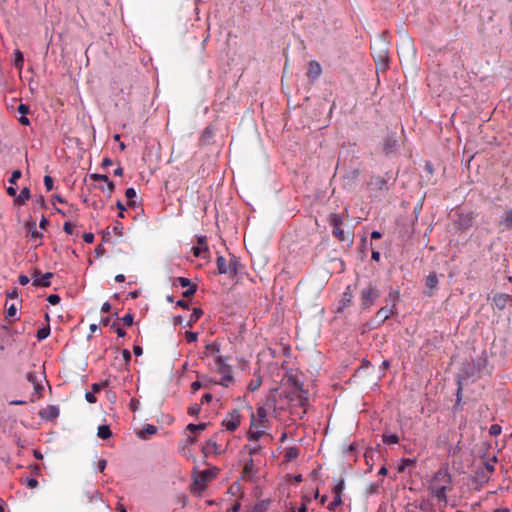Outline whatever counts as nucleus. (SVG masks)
<instances>
[{"label":"nucleus","instance_id":"obj_1","mask_svg":"<svg viewBox=\"0 0 512 512\" xmlns=\"http://www.w3.org/2000/svg\"><path fill=\"white\" fill-rule=\"evenodd\" d=\"M486 364L487 360L485 358L474 359L463 364L462 374L458 377V388L456 393L457 403L461 401L462 379L479 378Z\"/></svg>","mask_w":512,"mask_h":512},{"label":"nucleus","instance_id":"obj_2","mask_svg":"<svg viewBox=\"0 0 512 512\" xmlns=\"http://www.w3.org/2000/svg\"><path fill=\"white\" fill-rule=\"evenodd\" d=\"M381 292L376 284L369 281L360 291V306L362 310H369L380 297Z\"/></svg>","mask_w":512,"mask_h":512},{"label":"nucleus","instance_id":"obj_3","mask_svg":"<svg viewBox=\"0 0 512 512\" xmlns=\"http://www.w3.org/2000/svg\"><path fill=\"white\" fill-rule=\"evenodd\" d=\"M392 179V174L390 172H386L384 176H375L372 175L367 182V187L372 192L378 191H388L389 190V181Z\"/></svg>","mask_w":512,"mask_h":512},{"label":"nucleus","instance_id":"obj_4","mask_svg":"<svg viewBox=\"0 0 512 512\" xmlns=\"http://www.w3.org/2000/svg\"><path fill=\"white\" fill-rule=\"evenodd\" d=\"M375 45L378 46V50L372 47V56L377 64H381L385 68L389 58L388 44L385 40H378Z\"/></svg>","mask_w":512,"mask_h":512},{"label":"nucleus","instance_id":"obj_5","mask_svg":"<svg viewBox=\"0 0 512 512\" xmlns=\"http://www.w3.org/2000/svg\"><path fill=\"white\" fill-rule=\"evenodd\" d=\"M32 285L34 287H49L51 285V278L53 277V273L46 272L44 274L37 268H34L32 271Z\"/></svg>","mask_w":512,"mask_h":512},{"label":"nucleus","instance_id":"obj_6","mask_svg":"<svg viewBox=\"0 0 512 512\" xmlns=\"http://www.w3.org/2000/svg\"><path fill=\"white\" fill-rule=\"evenodd\" d=\"M458 218L455 221V225L458 230L466 231L472 227L476 214L474 212H460L457 214Z\"/></svg>","mask_w":512,"mask_h":512},{"label":"nucleus","instance_id":"obj_7","mask_svg":"<svg viewBox=\"0 0 512 512\" xmlns=\"http://www.w3.org/2000/svg\"><path fill=\"white\" fill-rule=\"evenodd\" d=\"M241 415L238 410L234 409L229 413L228 417L222 421V425L230 432H234L240 425Z\"/></svg>","mask_w":512,"mask_h":512},{"label":"nucleus","instance_id":"obj_8","mask_svg":"<svg viewBox=\"0 0 512 512\" xmlns=\"http://www.w3.org/2000/svg\"><path fill=\"white\" fill-rule=\"evenodd\" d=\"M498 227L500 232L512 230V209L504 210L498 221Z\"/></svg>","mask_w":512,"mask_h":512},{"label":"nucleus","instance_id":"obj_9","mask_svg":"<svg viewBox=\"0 0 512 512\" xmlns=\"http://www.w3.org/2000/svg\"><path fill=\"white\" fill-rule=\"evenodd\" d=\"M322 73V68L319 62L312 60L308 63L307 77L314 82Z\"/></svg>","mask_w":512,"mask_h":512},{"label":"nucleus","instance_id":"obj_10","mask_svg":"<svg viewBox=\"0 0 512 512\" xmlns=\"http://www.w3.org/2000/svg\"><path fill=\"white\" fill-rule=\"evenodd\" d=\"M493 303L499 310H503L506 306L512 305V296L509 294H496L493 297Z\"/></svg>","mask_w":512,"mask_h":512},{"label":"nucleus","instance_id":"obj_11","mask_svg":"<svg viewBox=\"0 0 512 512\" xmlns=\"http://www.w3.org/2000/svg\"><path fill=\"white\" fill-rule=\"evenodd\" d=\"M396 312L395 303L391 304L390 308L388 306L381 307L376 313V316L380 319L379 325L384 323L390 318V315H394Z\"/></svg>","mask_w":512,"mask_h":512},{"label":"nucleus","instance_id":"obj_12","mask_svg":"<svg viewBox=\"0 0 512 512\" xmlns=\"http://www.w3.org/2000/svg\"><path fill=\"white\" fill-rule=\"evenodd\" d=\"M429 490L438 499L439 502H447L446 485L436 486L435 484H431Z\"/></svg>","mask_w":512,"mask_h":512},{"label":"nucleus","instance_id":"obj_13","mask_svg":"<svg viewBox=\"0 0 512 512\" xmlns=\"http://www.w3.org/2000/svg\"><path fill=\"white\" fill-rule=\"evenodd\" d=\"M59 408L54 405H50L45 409L40 410L39 416L45 420H54L59 416Z\"/></svg>","mask_w":512,"mask_h":512},{"label":"nucleus","instance_id":"obj_14","mask_svg":"<svg viewBox=\"0 0 512 512\" xmlns=\"http://www.w3.org/2000/svg\"><path fill=\"white\" fill-rule=\"evenodd\" d=\"M397 149V140L394 136L389 135L385 138L383 143V151L386 155H390Z\"/></svg>","mask_w":512,"mask_h":512},{"label":"nucleus","instance_id":"obj_15","mask_svg":"<svg viewBox=\"0 0 512 512\" xmlns=\"http://www.w3.org/2000/svg\"><path fill=\"white\" fill-rule=\"evenodd\" d=\"M209 476V472L207 470L202 471L199 476L194 480L191 491H195V487L199 490H204L206 488L205 482L207 481Z\"/></svg>","mask_w":512,"mask_h":512},{"label":"nucleus","instance_id":"obj_16","mask_svg":"<svg viewBox=\"0 0 512 512\" xmlns=\"http://www.w3.org/2000/svg\"><path fill=\"white\" fill-rule=\"evenodd\" d=\"M352 298L353 296L350 290V286H348L341 296L338 311H342L344 308L348 307L352 303Z\"/></svg>","mask_w":512,"mask_h":512},{"label":"nucleus","instance_id":"obj_17","mask_svg":"<svg viewBox=\"0 0 512 512\" xmlns=\"http://www.w3.org/2000/svg\"><path fill=\"white\" fill-rule=\"evenodd\" d=\"M242 268L241 262L238 257L232 255L229 262V276H236Z\"/></svg>","mask_w":512,"mask_h":512},{"label":"nucleus","instance_id":"obj_18","mask_svg":"<svg viewBox=\"0 0 512 512\" xmlns=\"http://www.w3.org/2000/svg\"><path fill=\"white\" fill-rule=\"evenodd\" d=\"M25 229L31 235L32 239H41L43 237V234L37 231L36 222L34 220L26 222Z\"/></svg>","mask_w":512,"mask_h":512},{"label":"nucleus","instance_id":"obj_19","mask_svg":"<svg viewBox=\"0 0 512 512\" xmlns=\"http://www.w3.org/2000/svg\"><path fill=\"white\" fill-rule=\"evenodd\" d=\"M426 287L429 289V292H427L428 296L433 295V290L438 285V277L435 273H430L426 278Z\"/></svg>","mask_w":512,"mask_h":512},{"label":"nucleus","instance_id":"obj_20","mask_svg":"<svg viewBox=\"0 0 512 512\" xmlns=\"http://www.w3.org/2000/svg\"><path fill=\"white\" fill-rule=\"evenodd\" d=\"M217 271L219 274H228L229 273V263H227L226 259L222 255H218L216 259Z\"/></svg>","mask_w":512,"mask_h":512},{"label":"nucleus","instance_id":"obj_21","mask_svg":"<svg viewBox=\"0 0 512 512\" xmlns=\"http://www.w3.org/2000/svg\"><path fill=\"white\" fill-rule=\"evenodd\" d=\"M31 197V194H30V189L28 187H24L20 194L16 196L15 198V204L17 205H22L24 204L27 200H29Z\"/></svg>","mask_w":512,"mask_h":512},{"label":"nucleus","instance_id":"obj_22","mask_svg":"<svg viewBox=\"0 0 512 512\" xmlns=\"http://www.w3.org/2000/svg\"><path fill=\"white\" fill-rule=\"evenodd\" d=\"M97 436L103 440H107L112 437V431L109 425H100L98 427Z\"/></svg>","mask_w":512,"mask_h":512},{"label":"nucleus","instance_id":"obj_23","mask_svg":"<svg viewBox=\"0 0 512 512\" xmlns=\"http://www.w3.org/2000/svg\"><path fill=\"white\" fill-rule=\"evenodd\" d=\"M437 481H444L445 483L449 484L451 482V478H450V475L446 471L439 470L433 476L431 484H435Z\"/></svg>","mask_w":512,"mask_h":512},{"label":"nucleus","instance_id":"obj_24","mask_svg":"<svg viewBox=\"0 0 512 512\" xmlns=\"http://www.w3.org/2000/svg\"><path fill=\"white\" fill-rule=\"evenodd\" d=\"M219 446L215 440L209 439L203 448V452L207 455L209 453H218Z\"/></svg>","mask_w":512,"mask_h":512},{"label":"nucleus","instance_id":"obj_25","mask_svg":"<svg viewBox=\"0 0 512 512\" xmlns=\"http://www.w3.org/2000/svg\"><path fill=\"white\" fill-rule=\"evenodd\" d=\"M202 315L203 310L201 308H194L192 314L190 315V319L187 323V326L192 327V325L196 323Z\"/></svg>","mask_w":512,"mask_h":512},{"label":"nucleus","instance_id":"obj_26","mask_svg":"<svg viewBox=\"0 0 512 512\" xmlns=\"http://www.w3.org/2000/svg\"><path fill=\"white\" fill-rule=\"evenodd\" d=\"M50 331H51V329H50L49 324L40 328L36 334L38 341H42V340L46 339L50 335Z\"/></svg>","mask_w":512,"mask_h":512},{"label":"nucleus","instance_id":"obj_27","mask_svg":"<svg viewBox=\"0 0 512 512\" xmlns=\"http://www.w3.org/2000/svg\"><path fill=\"white\" fill-rule=\"evenodd\" d=\"M216 362L218 364V371L222 374L231 372V367L224 362L222 357H217Z\"/></svg>","mask_w":512,"mask_h":512},{"label":"nucleus","instance_id":"obj_28","mask_svg":"<svg viewBox=\"0 0 512 512\" xmlns=\"http://www.w3.org/2000/svg\"><path fill=\"white\" fill-rule=\"evenodd\" d=\"M207 427V423H199V424H193L190 423L187 425V430H189L191 433H196L205 430Z\"/></svg>","mask_w":512,"mask_h":512},{"label":"nucleus","instance_id":"obj_29","mask_svg":"<svg viewBox=\"0 0 512 512\" xmlns=\"http://www.w3.org/2000/svg\"><path fill=\"white\" fill-rule=\"evenodd\" d=\"M299 456V449L296 447H290L287 449L285 453V458L288 461L294 460Z\"/></svg>","mask_w":512,"mask_h":512},{"label":"nucleus","instance_id":"obj_30","mask_svg":"<svg viewBox=\"0 0 512 512\" xmlns=\"http://www.w3.org/2000/svg\"><path fill=\"white\" fill-rule=\"evenodd\" d=\"M157 432V427L154 425L147 424L143 427V430L139 433V437L144 438L145 434L153 435Z\"/></svg>","mask_w":512,"mask_h":512},{"label":"nucleus","instance_id":"obj_31","mask_svg":"<svg viewBox=\"0 0 512 512\" xmlns=\"http://www.w3.org/2000/svg\"><path fill=\"white\" fill-rule=\"evenodd\" d=\"M416 460L410 458L402 459L401 465L398 467V472H403L407 467L415 466Z\"/></svg>","mask_w":512,"mask_h":512},{"label":"nucleus","instance_id":"obj_32","mask_svg":"<svg viewBox=\"0 0 512 512\" xmlns=\"http://www.w3.org/2000/svg\"><path fill=\"white\" fill-rule=\"evenodd\" d=\"M176 283H178L182 288H187V287H189L190 285L193 284L191 282V280L186 278V277H177V278H175L172 285L175 286Z\"/></svg>","mask_w":512,"mask_h":512},{"label":"nucleus","instance_id":"obj_33","mask_svg":"<svg viewBox=\"0 0 512 512\" xmlns=\"http://www.w3.org/2000/svg\"><path fill=\"white\" fill-rule=\"evenodd\" d=\"M333 236H335L340 242H345L347 237L345 235L344 230L341 227H336L332 231Z\"/></svg>","mask_w":512,"mask_h":512},{"label":"nucleus","instance_id":"obj_34","mask_svg":"<svg viewBox=\"0 0 512 512\" xmlns=\"http://www.w3.org/2000/svg\"><path fill=\"white\" fill-rule=\"evenodd\" d=\"M342 217L339 214H331L330 215V225L334 228L340 227L342 224Z\"/></svg>","mask_w":512,"mask_h":512},{"label":"nucleus","instance_id":"obj_35","mask_svg":"<svg viewBox=\"0 0 512 512\" xmlns=\"http://www.w3.org/2000/svg\"><path fill=\"white\" fill-rule=\"evenodd\" d=\"M383 442L385 444H397L399 442V437L396 434L383 435Z\"/></svg>","mask_w":512,"mask_h":512},{"label":"nucleus","instance_id":"obj_36","mask_svg":"<svg viewBox=\"0 0 512 512\" xmlns=\"http://www.w3.org/2000/svg\"><path fill=\"white\" fill-rule=\"evenodd\" d=\"M342 504V498L339 495H334L333 501L328 505V509L334 511L337 507Z\"/></svg>","mask_w":512,"mask_h":512},{"label":"nucleus","instance_id":"obj_37","mask_svg":"<svg viewBox=\"0 0 512 512\" xmlns=\"http://www.w3.org/2000/svg\"><path fill=\"white\" fill-rule=\"evenodd\" d=\"M399 296H400V292L398 289H390L389 293H388V299L391 301V303H397L398 299H399Z\"/></svg>","mask_w":512,"mask_h":512},{"label":"nucleus","instance_id":"obj_38","mask_svg":"<svg viewBox=\"0 0 512 512\" xmlns=\"http://www.w3.org/2000/svg\"><path fill=\"white\" fill-rule=\"evenodd\" d=\"M344 488H345V481H344V479H340L339 482L333 488L334 495L341 496Z\"/></svg>","mask_w":512,"mask_h":512},{"label":"nucleus","instance_id":"obj_39","mask_svg":"<svg viewBox=\"0 0 512 512\" xmlns=\"http://www.w3.org/2000/svg\"><path fill=\"white\" fill-rule=\"evenodd\" d=\"M197 285L196 284H192L190 285L189 287H187V290H185L183 293H182V296L184 298H190L192 297L196 291H197Z\"/></svg>","mask_w":512,"mask_h":512},{"label":"nucleus","instance_id":"obj_40","mask_svg":"<svg viewBox=\"0 0 512 512\" xmlns=\"http://www.w3.org/2000/svg\"><path fill=\"white\" fill-rule=\"evenodd\" d=\"M205 350H206L205 355H208V353H210V352L219 353L220 346L217 343H210V344L206 345Z\"/></svg>","mask_w":512,"mask_h":512},{"label":"nucleus","instance_id":"obj_41","mask_svg":"<svg viewBox=\"0 0 512 512\" xmlns=\"http://www.w3.org/2000/svg\"><path fill=\"white\" fill-rule=\"evenodd\" d=\"M16 314H17V306H16V304L12 303V304L7 308V311H6V318H7V319L15 318Z\"/></svg>","mask_w":512,"mask_h":512},{"label":"nucleus","instance_id":"obj_42","mask_svg":"<svg viewBox=\"0 0 512 512\" xmlns=\"http://www.w3.org/2000/svg\"><path fill=\"white\" fill-rule=\"evenodd\" d=\"M233 381V376L231 372L223 374L221 381L219 382L220 385L227 387L229 383Z\"/></svg>","mask_w":512,"mask_h":512},{"label":"nucleus","instance_id":"obj_43","mask_svg":"<svg viewBox=\"0 0 512 512\" xmlns=\"http://www.w3.org/2000/svg\"><path fill=\"white\" fill-rule=\"evenodd\" d=\"M263 435V431H250L248 433V439L249 441H258Z\"/></svg>","mask_w":512,"mask_h":512},{"label":"nucleus","instance_id":"obj_44","mask_svg":"<svg viewBox=\"0 0 512 512\" xmlns=\"http://www.w3.org/2000/svg\"><path fill=\"white\" fill-rule=\"evenodd\" d=\"M112 231H113V233L115 235L122 236V234H123V232H122L123 231V224L121 222H119V221H115L114 225L112 227Z\"/></svg>","mask_w":512,"mask_h":512},{"label":"nucleus","instance_id":"obj_45","mask_svg":"<svg viewBox=\"0 0 512 512\" xmlns=\"http://www.w3.org/2000/svg\"><path fill=\"white\" fill-rule=\"evenodd\" d=\"M261 383H262V380L260 378L250 381V383L248 384V390L251 392L258 390L259 387L261 386Z\"/></svg>","mask_w":512,"mask_h":512},{"label":"nucleus","instance_id":"obj_46","mask_svg":"<svg viewBox=\"0 0 512 512\" xmlns=\"http://www.w3.org/2000/svg\"><path fill=\"white\" fill-rule=\"evenodd\" d=\"M201 411V405L200 404H193L188 408V414L191 416H198V414Z\"/></svg>","mask_w":512,"mask_h":512},{"label":"nucleus","instance_id":"obj_47","mask_svg":"<svg viewBox=\"0 0 512 512\" xmlns=\"http://www.w3.org/2000/svg\"><path fill=\"white\" fill-rule=\"evenodd\" d=\"M120 320L123 322L124 325L131 326L133 325L134 322V316L131 313H127Z\"/></svg>","mask_w":512,"mask_h":512},{"label":"nucleus","instance_id":"obj_48","mask_svg":"<svg viewBox=\"0 0 512 512\" xmlns=\"http://www.w3.org/2000/svg\"><path fill=\"white\" fill-rule=\"evenodd\" d=\"M26 379L28 382H30L33 386L36 385L39 380H38V375L36 372H28L27 375H26Z\"/></svg>","mask_w":512,"mask_h":512},{"label":"nucleus","instance_id":"obj_49","mask_svg":"<svg viewBox=\"0 0 512 512\" xmlns=\"http://www.w3.org/2000/svg\"><path fill=\"white\" fill-rule=\"evenodd\" d=\"M89 178L93 181H108V176L105 174L92 173L89 175Z\"/></svg>","mask_w":512,"mask_h":512},{"label":"nucleus","instance_id":"obj_50","mask_svg":"<svg viewBox=\"0 0 512 512\" xmlns=\"http://www.w3.org/2000/svg\"><path fill=\"white\" fill-rule=\"evenodd\" d=\"M44 186L48 191H51L54 187L53 178L49 175L44 176Z\"/></svg>","mask_w":512,"mask_h":512},{"label":"nucleus","instance_id":"obj_51","mask_svg":"<svg viewBox=\"0 0 512 512\" xmlns=\"http://www.w3.org/2000/svg\"><path fill=\"white\" fill-rule=\"evenodd\" d=\"M257 416L259 418V421L263 423L267 418V410L264 407H258L257 408Z\"/></svg>","mask_w":512,"mask_h":512},{"label":"nucleus","instance_id":"obj_52","mask_svg":"<svg viewBox=\"0 0 512 512\" xmlns=\"http://www.w3.org/2000/svg\"><path fill=\"white\" fill-rule=\"evenodd\" d=\"M23 62H24V58H23L22 52H20L19 50H16L15 60H14L15 66L21 67L23 65Z\"/></svg>","mask_w":512,"mask_h":512},{"label":"nucleus","instance_id":"obj_53","mask_svg":"<svg viewBox=\"0 0 512 512\" xmlns=\"http://www.w3.org/2000/svg\"><path fill=\"white\" fill-rule=\"evenodd\" d=\"M22 173L20 170H14L12 173H11V176L9 178V183L10 184H15L17 182L18 179H20Z\"/></svg>","mask_w":512,"mask_h":512},{"label":"nucleus","instance_id":"obj_54","mask_svg":"<svg viewBox=\"0 0 512 512\" xmlns=\"http://www.w3.org/2000/svg\"><path fill=\"white\" fill-rule=\"evenodd\" d=\"M185 338L187 340V342H195L197 341V338H198V333L196 332H192V331H187L185 333Z\"/></svg>","mask_w":512,"mask_h":512},{"label":"nucleus","instance_id":"obj_55","mask_svg":"<svg viewBox=\"0 0 512 512\" xmlns=\"http://www.w3.org/2000/svg\"><path fill=\"white\" fill-rule=\"evenodd\" d=\"M61 298L58 294H50L48 297H47V301L51 304V305H57L59 302H60Z\"/></svg>","mask_w":512,"mask_h":512},{"label":"nucleus","instance_id":"obj_56","mask_svg":"<svg viewBox=\"0 0 512 512\" xmlns=\"http://www.w3.org/2000/svg\"><path fill=\"white\" fill-rule=\"evenodd\" d=\"M197 242H198L199 246L203 247V250L205 252H209L206 236H199L197 238Z\"/></svg>","mask_w":512,"mask_h":512},{"label":"nucleus","instance_id":"obj_57","mask_svg":"<svg viewBox=\"0 0 512 512\" xmlns=\"http://www.w3.org/2000/svg\"><path fill=\"white\" fill-rule=\"evenodd\" d=\"M501 426L498 425V424H493L491 425L490 429H489V433L492 435V436H497L501 433Z\"/></svg>","mask_w":512,"mask_h":512},{"label":"nucleus","instance_id":"obj_58","mask_svg":"<svg viewBox=\"0 0 512 512\" xmlns=\"http://www.w3.org/2000/svg\"><path fill=\"white\" fill-rule=\"evenodd\" d=\"M115 333L118 335V337H124L126 335V332L123 328H121L120 326H118L115 322L112 324L111 326Z\"/></svg>","mask_w":512,"mask_h":512},{"label":"nucleus","instance_id":"obj_59","mask_svg":"<svg viewBox=\"0 0 512 512\" xmlns=\"http://www.w3.org/2000/svg\"><path fill=\"white\" fill-rule=\"evenodd\" d=\"M125 196L128 200H132V199L136 198V196H137L136 190L132 187L127 188L125 191Z\"/></svg>","mask_w":512,"mask_h":512},{"label":"nucleus","instance_id":"obj_60","mask_svg":"<svg viewBox=\"0 0 512 512\" xmlns=\"http://www.w3.org/2000/svg\"><path fill=\"white\" fill-rule=\"evenodd\" d=\"M18 113L21 115H27L30 111V108L28 105L21 103L17 108Z\"/></svg>","mask_w":512,"mask_h":512},{"label":"nucleus","instance_id":"obj_61","mask_svg":"<svg viewBox=\"0 0 512 512\" xmlns=\"http://www.w3.org/2000/svg\"><path fill=\"white\" fill-rule=\"evenodd\" d=\"M26 485H27L28 488L34 489V488L38 487L39 483H38V481L35 478H27L26 479Z\"/></svg>","mask_w":512,"mask_h":512},{"label":"nucleus","instance_id":"obj_62","mask_svg":"<svg viewBox=\"0 0 512 512\" xmlns=\"http://www.w3.org/2000/svg\"><path fill=\"white\" fill-rule=\"evenodd\" d=\"M139 406H140V402H139V400H137V399H135V398H132V399L130 400L129 407H130V409H131L133 412L137 411V410H138V408H139Z\"/></svg>","mask_w":512,"mask_h":512},{"label":"nucleus","instance_id":"obj_63","mask_svg":"<svg viewBox=\"0 0 512 512\" xmlns=\"http://www.w3.org/2000/svg\"><path fill=\"white\" fill-rule=\"evenodd\" d=\"M106 466H107V460L106 459H100L97 462V471L102 473L105 470Z\"/></svg>","mask_w":512,"mask_h":512},{"label":"nucleus","instance_id":"obj_64","mask_svg":"<svg viewBox=\"0 0 512 512\" xmlns=\"http://www.w3.org/2000/svg\"><path fill=\"white\" fill-rule=\"evenodd\" d=\"M85 399H86V401H87V402H89V403H96V401H97V398H96V396H95V393H93V391H91V392H86V394H85Z\"/></svg>","mask_w":512,"mask_h":512}]
</instances>
